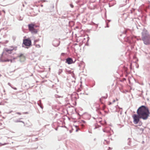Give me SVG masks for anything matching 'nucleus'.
Returning a JSON list of instances; mask_svg holds the SVG:
<instances>
[{
  "label": "nucleus",
  "mask_w": 150,
  "mask_h": 150,
  "mask_svg": "<svg viewBox=\"0 0 150 150\" xmlns=\"http://www.w3.org/2000/svg\"><path fill=\"white\" fill-rule=\"evenodd\" d=\"M60 44V42L58 40H56L53 42V45L55 47H57Z\"/></svg>",
  "instance_id": "nucleus-6"
},
{
  "label": "nucleus",
  "mask_w": 150,
  "mask_h": 150,
  "mask_svg": "<svg viewBox=\"0 0 150 150\" xmlns=\"http://www.w3.org/2000/svg\"><path fill=\"white\" fill-rule=\"evenodd\" d=\"M115 101V100H113V102H114Z\"/></svg>",
  "instance_id": "nucleus-17"
},
{
  "label": "nucleus",
  "mask_w": 150,
  "mask_h": 150,
  "mask_svg": "<svg viewBox=\"0 0 150 150\" xmlns=\"http://www.w3.org/2000/svg\"><path fill=\"white\" fill-rule=\"evenodd\" d=\"M17 113V114L19 115H21V113L19 112H17V113Z\"/></svg>",
  "instance_id": "nucleus-11"
},
{
  "label": "nucleus",
  "mask_w": 150,
  "mask_h": 150,
  "mask_svg": "<svg viewBox=\"0 0 150 150\" xmlns=\"http://www.w3.org/2000/svg\"><path fill=\"white\" fill-rule=\"evenodd\" d=\"M111 104H112V103H111V102H110V103H109V105H111Z\"/></svg>",
  "instance_id": "nucleus-15"
},
{
  "label": "nucleus",
  "mask_w": 150,
  "mask_h": 150,
  "mask_svg": "<svg viewBox=\"0 0 150 150\" xmlns=\"http://www.w3.org/2000/svg\"><path fill=\"white\" fill-rule=\"evenodd\" d=\"M102 104L103 105V106H102V108H103V110H104L105 109V105H104V104H103L102 103Z\"/></svg>",
  "instance_id": "nucleus-9"
},
{
  "label": "nucleus",
  "mask_w": 150,
  "mask_h": 150,
  "mask_svg": "<svg viewBox=\"0 0 150 150\" xmlns=\"http://www.w3.org/2000/svg\"><path fill=\"white\" fill-rule=\"evenodd\" d=\"M13 88L15 89V90H16L17 89V88Z\"/></svg>",
  "instance_id": "nucleus-14"
},
{
  "label": "nucleus",
  "mask_w": 150,
  "mask_h": 150,
  "mask_svg": "<svg viewBox=\"0 0 150 150\" xmlns=\"http://www.w3.org/2000/svg\"><path fill=\"white\" fill-rule=\"evenodd\" d=\"M144 43L146 44H148V43L146 42L145 41H144Z\"/></svg>",
  "instance_id": "nucleus-12"
},
{
  "label": "nucleus",
  "mask_w": 150,
  "mask_h": 150,
  "mask_svg": "<svg viewBox=\"0 0 150 150\" xmlns=\"http://www.w3.org/2000/svg\"><path fill=\"white\" fill-rule=\"evenodd\" d=\"M70 6L72 8H73V7H74V6L73 5V4H70Z\"/></svg>",
  "instance_id": "nucleus-10"
},
{
  "label": "nucleus",
  "mask_w": 150,
  "mask_h": 150,
  "mask_svg": "<svg viewBox=\"0 0 150 150\" xmlns=\"http://www.w3.org/2000/svg\"><path fill=\"white\" fill-rule=\"evenodd\" d=\"M99 122H101V121H100H100H99Z\"/></svg>",
  "instance_id": "nucleus-18"
},
{
  "label": "nucleus",
  "mask_w": 150,
  "mask_h": 150,
  "mask_svg": "<svg viewBox=\"0 0 150 150\" xmlns=\"http://www.w3.org/2000/svg\"><path fill=\"white\" fill-rule=\"evenodd\" d=\"M9 60H10V61L11 62H12V59H9Z\"/></svg>",
  "instance_id": "nucleus-13"
},
{
  "label": "nucleus",
  "mask_w": 150,
  "mask_h": 150,
  "mask_svg": "<svg viewBox=\"0 0 150 150\" xmlns=\"http://www.w3.org/2000/svg\"><path fill=\"white\" fill-rule=\"evenodd\" d=\"M17 47L13 46H10L9 48H5L4 49V52L8 54H11L13 50L15 51L17 50Z\"/></svg>",
  "instance_id": "nucleus-3"
},
{
  "label": "nucleus",
  "mask_w": 150,
  "mask_h": 150,
  "mask_svg": "<svg viewBox=\"0 0 150 150\" xmlns=\"http://www.w3.org/2000/svg\"><path fill=\"white\" fill-rule=\"evenodd\" d=\"M28 26L30 31L32 33L35 34L38 32V30L37 29H35V28L37 27L38 26L35 24L31 23L29 24Z\"/></svg>",
  "instance_id": "nucleus-2"
},
{
  "label": "nucleus",
  "mask_w": 150,
  "mask_h": 150,
  "mask_svg": "<svg viewBox=\"0 0 150 150\" xmlns=\"http://www.w3.org/2000/svg\"><path fill=\"white\" fill-rule=\"evenodd\" d=\"M66 62L68 64H71L74 63L72 59L71 58H67L66 60Z\"/></svg>",
  "instance_id": "nucleus-5"
},
{
  "label": "nucleus",
  "mask_w": 150,
  "mask_h": 150,
  "mask_svg": "<svg viewBox=\"0 0 150 150\" xmlns=\"http://www.w3.org/2000/svg\"><path fill=\"white\" fill-rule=\"evenodd\" d=\"M10 60L9 59H4V60H1V62H9Z\"/></svg>",
  "instance_id": "nucleus-8"
},
{
  "label": "nucleus",
  "mask_w": 150,
  "mask_h": 150,
  "mask_svg": "<svg viewBox=\"0 0 150 150\" xmlns=\"http://www.w3.org/2000/svg\"><path fill=\"white\" fill-rule=\"evenodd\" d=\"M18 57L21 58V59L22 58L23 59H25V56L23 54H20V55L18 56Z\"/></svg>",
  "instance_id": "nucleus-7"
},
{
  "label": "nucleus",
  "mask_w": 150,
  "mask_h": 150,
  "mask_svg": "<svg viewBox=\"0 0 150 150\" xmlns=\"http://www.w3.org/2000/svg\"><path fill=\"white\" fill-rule=\"evenodd\" d=\"M137 114L132 115L133 122L135 124H137L140 121V119L146 120L148 118L150 114L148 108L144 105L139 107L137 110Z\"/></svg>",
  "instance_id": "nucleus-1"
},
{
  "label": "nucleus",
  "mask_w": 150,
  "mask_h": 150,
  "mask_svg": "<svg viewBox=\"0 0 150 150\" xmlns=\"http://www.w3.org/2000/svg\"><path fill=\"white\" fill-rule=\"evenodd\" d=\"M23 44L26 46H29L31 45V41L29 39H27L23 40Z\"/></svg>",
  "instance_id": "nucleus-4"
},
{
  "label": "nucleus",
  "mask_w": 150,
  "mask_h": 150,
  "mask_svg": "<svg viewBox=\"0 0 150 150\" xmlns=\"http://www.w3.org/2000/svg\"><path fill=\"white\" fill-rule=\"evenodd\" d=\"M38 47H40V45H38Z\"/></svg>",
  "instance_id": "nucleus-16"
}]
</instances>
